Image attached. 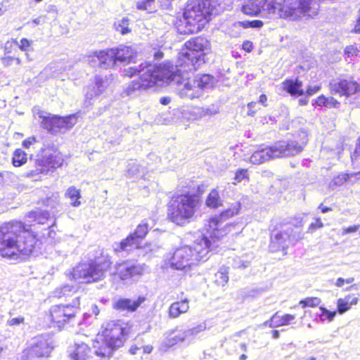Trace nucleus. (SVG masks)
<instances>
[{"mask_svg": "<svg viewBox=\"0 0 360 360\" xmlns=\"http://www.w3.org/2000/svg\"><path fill=\"white\" fill-rule=\"evenodd\" d=\"M317 0H248L242 11L247 15H269L274 18L297 20L317 13Z\"/></svg>", "mask_w": 360, "mask_h": 360, "instance_id": "obj_1", "label": "nucleus"}, {"mask_svg": "<svg viewBox=\"0 0 360 360\" xmlns=\"http://www.w3.org/2000/svg\"><path fill=\"white\" fill-rule=\"evenodd\" d=\"M39 240L30 231V226L12 221L0 226V255L13 260H22L34 254Z\"/></svg>", "mask_w": 360, "mask_h": 360, "instance_id": "obj_2", "label": "nucleus"}, {"mask_svg": "<svg viewBox=\"0 0 360 360\" xmlns=\"http://www.w3.org/2000/svg\"><path fill=\"white\" fill-rule=\"evenodd\" d=\"M186 51L182 52L177 63L173 65L170 62L162 65L165 70H172L171 79L174 84H180L184 79L188 78V72L197 70L204 64L210 52V42L202 37H195L185 44Z\"/></svg>", "mask_w": 360, "mask_h": 360, "instance_id": "obj_3", "label": "nucleus"}, {"mask_svg": "<svg viewBox=\"0 0 360 360\" xmlns=\"http://www.w3.org/2000/svg\"><path fill=\"white\" fill-rule=\"evenodd\" d=\"M171 70H165L163 65H157L149 62H145L129 67L125 70L126 75L132 77L139 75V79L134 80L128 84L124 91L126 96L134 97L142 91L155 85H162L163 83L174 84Z\"/></svg>", "mask_w": 360, "mask_h": 360, "instance_id": "obj_4", "label": "nucleus"}, {"mask_svg": "<svg viewBox=\"0 0 360 360\" xmlns=\"http://www.w3.org/2000/svg\"><path fill=\"white\" fill-rule=\"evenodd\" d=\"M219 245L216 240L212 242L208 236L203 234L192 246L186 245L176 249L169 259L170 265L177 270H186L199 262H205L209 258L210 252L216 250Z\"/></svg>", "mask_w": 360, "mask_h": 360, "instance_id": "obj_5", "label": "nucleus"}, {"mask_svg": "<svg viewBox=\"0 0 360 360\" xmlns=\"http://www.w3.org/2000/svg\"><path fill=\"white\" fill-rule=\"evenodd\" d=\"M300 139L281 140L272 146H259L250 156V161L254 165H261L276 158H288L301 153L306 146L308 139L304 131L299 134Z\"/></svg>", "mask_w": 360, "mask_h": 360, "instance_id": "obj_6", "label": "nucleus"}, {"mask_svg": "<svg viewBox=\"0 0 360 360\" xmlns=\"http://www.w3.org/2000/svg\"><path fill=\"white\" fill-rule=\"evenodd\" d=\"M219 8L214 0H201L188 3L184 12L186 27L178 28L181 34H189L198 32L210 20V16L217 15Z\"/></svg>", "mask_w": 360, "mask_h": 360, "instance_id": "obj_7", "label": "nucleus"}, {"mask_svg": "<svg viewBox=\"0 0 360 360\" xmlns=\"http://www.w3.org/2000/svg\"><path fill=\"white\" fill-rule=\"evenodd\" d=\"M201 205L195 194H181L173 198L168 206V217L178 225L188 223Z\"/></svg>", "mask_w": 360, "mask_h": 360, "instance_id": "obj_8", "label": "nucleus"}, {"mask_svg": "<svg viewBox=\"0 0 360 360\" xmlns=\"http://www.w3.org/2000/svg\"><path fill=\"white\" fill-rule=\"evenodd\" d=\"M136 50L123 44L106 50L96 51L89 56L88 62L92 66L98 65L101 68L108 69L116 65L117 63L132 62L136 56Z\"/></svg>", "mask_w": 360, "mask_h": 360, "instance_id": "obj_9", "label": "nucleus"}, {"mask_svg": "<svg viewBox=\"0 0 360 360\" xmlns=\"http://www.w3.org/2000/svg\"><path fill=\"white\" fill-rule=\"evenodd\" d=\"M124 328L119 323H108L101 336L94 343L95 354L103 359H108L113 352L122 347L124 341Z\"/></svg>", "mask_w": 360, "mask_h": 360, "instance_id": "obj_10", "label": "nucleus"}, {"mask_svg": "<svg viewBox=\"0 0 360 360\" xmlns=\"http://www.w3.org/2000/svg\"><path fill=\"white\" fill-rule=\"evenodd\" d=\"M240 210V203L236 202L229 208L223 211L219 215H215L211 217L208 221V224L205 225L206 233L205 235L208 236L209 239H210L212 242L216 240L219 244V238L226 235L232 229L238 225V224H226V225H223L224 222L229 217L238 214Z\"/></svg>", "mask_w": 360, "mask_h": 360, "instance_id": "obj_11", "label": "nucleus"}, {"mask_svg": "<svg viewBox=\"0 0 360 360\" xmlns=\"http://www.w3.org/2000/svg\"><path fill=\"white\" fill-rule=\"evenodd\" d=\"M110 262H95L90 264H79L73 269V278L83 283H91L101 279L110 266Z\"/></svg>", "mask_w": 360, "mask_h": 360, "instance_id": "obj_12", "label": "nucleus"}, {"mask_svg": "<svg viewBox=\"0 0 360 360\" xmlns=\"http://www.w3.org/2000/svg\"><path fill=\"white\" fill-rule=\"evenodd\" d=\"M184 80L179 84L184 87L180 89L179 94L181 97H188L191 99L198 98L202 94V91L212 88L217 83L214 76L209 74L197 75L193 81Z\"/></svg>", "mask_w": 360, "mask_h": 360, "instance_id": "obj_13", "label": "nucleus"}, {"mask_svg": "<svg viewBox=\"0 0 360 360\" xmlns=\"http://www.w3.org/2000/svg\"><path fill=\"white\" fill-rule=\"evenodd\" d=\"M41 120V126L52 134H56L63 129H71L77 122V117L75 115L65 117L51 115L49 113L40 112L38 113Z\"/></svg>", "mask_w": 360, "mask_h": 360, "instance_id": "obj_14", "label": "nucleus"}, {"mask_svg": "<svg viewBox=\"0 0 360 360\" xmlns=\"http://www.w3.org/2000/svg\"><path fill=\"white\" fill-rule=\"evenodd\" d=\"M79 304V296H76L70 304L53 306L50 309L51 320L58 324V327L75 319Z\"/></svg>", "mask_w": 360, "mask_h": 360, "instance_id": "obj_15", "label": "nucleus"}, {"mask_svg": "<svg viewBox=\"0 0 360 360\" xmlns=\"http://www.w3.org/2000/svg\"><path fill=\"white\" fill-rule=\"evenodd\" d=\"M333 94L349 96L360 90L359 84L350 76H340L333 79L329 84Z\"/></svg>", "mask_w": 360, "mask_h": 360, "instance_id": "obj_16", "label": "nucleus"}, {"mask_svg": "<svg viewBox=\"0 0 360 360\" xmlns=\"http://www.w3.org/2000/svg\"><path fill=\"white\" fill-rule=\"evenodd\" d=\"M54 348L53 342L42 336L34 338L30 345L24 350L27 359H34L47 358Z\"/></svg>", "mask_w": 360, "mask_h": 360, "instance_id": "obj_17", "label": "nucleus"}, {"mask_svg": "<svg viewBox=\"0 0 360 360\" xmlns=\"http://www.w3.org/2000/svg\"><path fill=\"white\" fill-rule=\"evenodd\" d=\"M115 274L122 281H128L139 276L143 271L140 264L125 262L116 264Z\"/></svg>", "mask_w": 360, "mask_h": 360, "instance_id": "obj_18", "label": "nucleus"}, {"mask_svg": "<svg viewBox=\"0 0 360 360\" xmlns=\"http://www.w3.org/2000/svg\"><path fill=\"white\" fill-rule=\"evenodd\" d=\"M290 235L288 233L287 227L281 231L271 233L269 249L271 252H277L281 250L285 251L291 245Z\"/></svg>", "mask_w": 360, "mask_h": 360, "instance_id": "obj_19", "label": "nucleus"}, {"mask_svg": "<svg viewBox=\"0 0 360 360\" xmlns=\"http://www.w3.org/2000/svg\"><path fill=\"white\" fill-rule=\"evenodd\" d=\"M146 300L143 296H139L136 300L129 298H119L113 302V308L120 311H135Z\"/></svg>", "mask_w": 360, "mask_h": 360, "instance_id": "obj_20", "label": "nucleus"}, {"mask_svg": "<svg viewBox=\"0 0 360 360\" xmlns=\"http://www.w3.org/2000/svg\"><path fill=\"white\" fill-rule=\"evenodd\" d=\"M283 89L292 96H300L304 95L302 82L297 78L295 79H286L283 83Z\"/></svg>", "mask_w": 360, "mask_h": 360, "instance_id": "obj_21", "label": "nucleus"}, {"mask_svg": "<svg viewBox=\"0 0 360 360\" xmlns=\"http://www.w3.org/2000/svg\"><path fill=\"white\" fill-rule=\"evenodd\" d=\"M140 242L136 239L134 236L130 234L127 238L122 240L120 243L114 245V249L117 252H126L129 253L131 250L136 249L139 247Z\"/></svg>", "mask_w": 360, "mask_h": 360, "instance_id": "obj_22", "label": "nucleus"}, {"mask_svg": "<svg viewBox=\"0 0 360 360\" xmlns=\"http://www.w3.org/2000/svg\"><path fill=\"white\" fill-rule=\"evenodd\" d=\"M188 309L189 304L187 299H184L179 302H175L169 307V316L172 319L177 318L181 314L186 313Z\"/></svg>", "mask_w": 360, "mask_h": 360, "instance_id": "obj_23", "label": "nucleus"}, {"mask_svg": "<svg viewBox=\"0 0 360 360\" xmlns=\"http://www.w3.org/2000/svg\"><path fill=\"white\" fill-rule=\"evenodd\" d=\"M127 176L129 178H141L145 174V169L136 160H131L127 166Z\"/></svg>", "mask_w": 360, "mask_h": 360, "instance_id": "obj_24", "label": "nucleus"}, {"mask_svg": "<svg viewBox=\"0 0 360 360\" xmlns=\"http://www.w3.org/2000/svg\"><path fill=\"white\" fill-rule=\"evenodd\" d=\"M75 351L71 354L74 360H89L91 356V349L85 343L76 344Z\"/></svg>", "mask_w": 360, "mask_h": 360, "instance_id": "obj_25", "label": "nucleus"}, {"mask_svg": "<svg viewBox=\"0 0 360 360\" xmlns=\"http://www.w3.org/2000/svg\"><path fill=\"white\" fill-rule=\"evenodd\" d=\"M54 296L58 298L68 297L75 295L78 296V288L76 285L66 284L60 288H56L54 291Z\"/></svg>", "mask_w": 360, "mask_h": 360, "instance_id": "obj_26", "label": "nucleus"}, {"mask_svg": "<svg viewBox=\"0 0 360 360\" xmlns=\"http://www.w3.org/2000/svg\"><path fill=\"white\" fill-rule=\"evenodd\" d=\"M183 329H175L171 331L166 338L165 345L167 347H172L177 343L186 341Z\"/></svg>", "mask_w": 360, "mask_h": 360, "instance_id": "obj_27", "label": "nucleus"}, {"mask_svg": "<svg viewBox=\"0 0 360 360\" xmlns=\"http://www.w3.org/2000/svg\"><path fill=\"white\" fill-rule=\"evenodd\" d=\"M223 200L221 199L219 191L214 188L207 197L205 204L208 207L217 208L222 205Z\"/></svg>", "mask_w": 360, "mask_h": 360, "instance_id": "obj_28", "label": "nucleus"}, {"mask_svg": "<svg viewBox=\"0 0 360 360\" xmlns=\"http://www.w3.org/2000/svg\"><path fill=\"white\" fill-rule=\"evenodd\" d=\"M29 217L38 224H44L50 217V213L47 210L37 209L30 212Z\"/></svg>", "mask_w": 360, "mask_h": 360, "instance_id": "obj_29", "label": "nucleus"}, {"mask_svg": "<svg viewBox=\"0 0 360 360\" xmlns=\"http://www.w3.org/2000/svg\"><path fill=\"white\" fill-rule=\"evenodd\" d=\"M206 329V326L204 323L199 324L195 327H193L189 329L184 330L183 329V335H184L186 341L190 342L193 340L198 333L202 331H204Z\"/></svg>", "mask_w": 360, "mask_h": 360, "instance_id": "obj_30", "label": "nucleus"}, {"mask_svg": "<svg viewBox=\"0 0 360 360\" xmlns=\"http://www.w3.org/2000/svg\"><path fill=\"white\" fill-rule=\"evenodd\" d=\"M109 80L107 76L103 77L101 75H96L94 77V85L96 92L102 94L105 89L109 86Z\"/></svg>", "mask_w": 360, "mask_h": 360, "instance_id": "obj_31", "label": "nucleus"}, {"mask_svg": "<svg viewBox=\"0 0 360 360\" xmlns=\"http://www.w3.org/2000/svg\"><path fill=\"white\" fill-rule=\"evenodd\" d=\"M27 153L20 148L16 149L13 155L12 163L15 167H20L27 162Z\"/></svg>", "mask_w": 360, "mask_h": 360, "instance_id": "obj_32", "label": "nucleus"}, {"mask_svg": "<svg viewBox=\"0 0 360 360\" xmlns=\"http://www.w3.org/2000/svg\"><path fill=\"white\" fill-rule=\"evenodd\" d=\"M129 25V19L128 18H122L114 22V27L115 30L120 32L122 34H126L131 32V29Z\"/></svg>", "mask_w": 360, "mask_h": 360, "instance_id": "obj_33", "label": "nucleus"}, {"mask_svg": "<svg viewBox=\"0 0 360 360\" xmlns=\"http://www.w3.org/2000/svg\"><path fill=\"white\" fill-rule=\"evenodd\" d=\"M65 196L69 198L72 202L71 205L74 207H78L81 202L79 199L81 198L79 190L77 189L75 186L68 188L65 193Z\"/></svg>", "mask_w": 360, "mask_h": 360, "instance_id": "obj_34", "label": "nucleus"}, {"mask_svg": "<svg viewBox=\"0 0 360 360\" xmlns=\"http://www.w3.org/2000/svg\"><path fill=\"white\" fill-rule=\"evenodd\" d=\"M136 7L139 10L146 11L148 13L155 11V0H138L136 2Z\"/></svg>", "mask_w": 360, "mask_h": 360, "instance_id": "obj_35", "label": "nucleus"}, {"mask_svg": "<svg viewBox=\"0 0 360 360\" xmlns=\"http://www.w3.org/2000/svg\"><path fill=\"white\" fill-rule=\"evenodd\" d=\"M47 165L51 168H58L63 163V158L59 153L51 154L46 158Z\"/></svg>", "mask_w": 360, "mask_h": 360, "instance_id": "obj_36", "label": "nucleus"}, {"mask_svg": "<svg viewBox=\"0 0 360 360\" xmlns=\"http://www.w3.org/2000/svg\"><path fill=\"white\" fill-rule=\"evenodd\" d=\"M229 281L226 268H221L214 275V281L218 285L224 286Z\"/></svg>", "mask_w": 360, "mask_h": 360, "instance_id": "obj_37", "label": "nucleus"}, {"mask_svg": "<svg viewBox=\"0 0 360 360\" xmlns=\"http://www.w3.org/2000/svg\"><path fill=\"white\" fill-rule=\"evenodd\" d=\"M148 231V226L146 223L140 224L136 229L135 231L131 233L141 243Z\"/></svg>", "mask_w": 360, "mask_h": 360, "instance_id": "obj_38", "label": "nucleus"}, {"mask_svg": "<svg viewBox=\"0 0 360 360\" xmlns=\"http://www.w3.org/2000/svg\"><path fill=\"white\" fill-rule=\"evenodd\" d=\"M263 25V22L259 20L238 21L235 23V26L243 27V28H260Z\"/></svg>", "mask_w": 360, "mask_h": 360, "instance_id": "obj_39", "label": "nucleus"}, {"mask_svg": "<svg viewBox=\"0 0 360 360\" xmlns=\"http://www.w3.org/2000/svg\"><path fill=\"white\" fill-rule=\"evenodd\" d=\"M287 230H288V233L290 235L289 239H290L291 245H294L299 240L303 239L304 233L302 231H294L291 226H288Z\"/></svg>", "mask_w": 360, "mask_h": 360, "instance_id": "obj_40", "label": "nucleus"}, {"mask_svg": "<svg viewBox=\"0 0 360 360\" xmlns=\"http://www.w3.org/2000/svg\"><path fill=\"white\" fill-rule=\"evenodd\" d=\"M100 93L96 92V89L95 86H89L86 88V94H85V103L86 105H90L92 104L91 100L94 98L99 96Z\"/></svg>", "mask_w": 360, "mask_h": 360, "instance_id": "obj_41", "label": "nucleus"}, {"mask_svg": "<svg viewBox=\"0 0 360 360\" xmlns=\"http://www.w3.org/2000/svg\"><path fill=\"white\" fill-rule=\"evenodd\" d=\"M43 204L47 207H50L51 210L56 208L59 204V195L58 193H53L50 197H47L43 200Z\"/></svg>", "mask_w": 360, "mask_h": 360, "instance_id": "obj_42", "label": "nucleus"}, {"mask_svg": "<svg viewBox=\"0 0 360 360\" xmlns=\"http://www.w3.org/2000/svg\"><path fill=\"white\" fill-rule=\"evenodd\" d=\"M349 175L348 174H340L333 178L330 184V186L333 189L334 187L340 186L348 181Z\"/></svg>", "mask_w": 360, "mask_h": 360, "instance_id": "obj_43", "label": "nucleus"}, {"mask_svg": "<svg viewBox=\"0 0 360 360\" xmlns=\"http://www.w3.org/2000/svg\"><path fill=\"white\" fill-rule=\"evenodd\" d=\"M351 160L354 168L360 167V141L358 142L354 151L351 154Z\"/></svg>", "mask_w": 360, "mask_h": 360, "instance_id": "obj_44", "label": "nucleus"}, {"mask_svg": "<svg viewBox=\"0 0 360 360\" xmlns=\"http://www.w3.org/2000/svg\"><path fill=\"white\" fill-rule=\"evenodd\" d=\"M321 302V299L316 297H307L304 300H302L300 302V304H301L303 308L307 307H314L319 305Z\"/></svg>", "mask_w": 360, "mask_h": 360, "instance_id": "obj_45", "label": "nucleus"}, {"mask_svg": "<svg viewBox=\"0 0 360 360\" xmlns=\"http://www.w3.org/2000/svg\"><path fill=\"white\" fill-rule=\"evenodd\" d=\"M349 299L350 296H347L345 299L340 298L338 300V311L340 314H343L349 309L351 307L349 303Z\"/></svg>", "mask_w": 360, "mask_h": 360, "instance_id": "obj_46", "label": "nucleus"}, {"mask_svg": "<svg viewBox=\"0 0 360 360\" xmlns=\"http://www.w3.org/2000/svg\"><path fill=\"white\" fill-rule=\"evenodd\" d=\"M281 316H279L278 312L274 314L270 320L264 322L265 326H269L271 328H277L281 326L282 324H278V323H282Z\"/></svg>", "mask_w": 360, "mask_h": 360, "instance_id": "obj_47", "label": "nucleus"}, {"mask_svg": "<svg viewBox=\"0 0 360 360\" xmlns=\"http://www.w3.org/2000/svg\"><path fill=\"white\" fill-rule=\"evenodd\" d=\"M6 324L7 326L13 328L20 327L21 325L24 326L25 324V318L21 316L15 318H11L8 319Z\"/></svg>", "mask_w": 360, "mask_h": 360, "instance_id": "obj_48", "label": "nucleus"}, {"mask_svg": "<svg viewBox=\"0 0 360 360\" xmlns=\"http://www.w3.org/2000/svg\"><path fill=\"white\" fill-rule=\"evenodd\" d=\"M323 227V224L321 221L320 218H316L314 222H311L308 227L307 233H312L317 229H321Z\"/></svg>", "mask_w": 360, "mask_h": 360, "instance_id": "obj_49", "label": "nucleus"}, {"mask_svg": "<svg viewBox=\"0 0 360 360\" xmlns=\"http://www.w3.org/2000/svg\"><path fill=\"white\" fill-rule=\"evenodd\" d=\"M320 310L321 311V316L323 317L322 319H327L332 321L336 314L335 311H330L324 307H320Z\"/></svg>", "mask_w": 360, "mask_h": 360, "instance_id": "obj_50", "label": "nucleus"}, {"mask_svg": "<svg viewBox=\"0 0 360 360\" xmlns=\"http://www.w3.org/2000/svg\"><path fill=\"white\" fill-rule=\"evenodd\" d=\"M359 52L358 49L354 46H347L345 49V53L347 57L356 56Z\"/></svg>", "mask_w": 360, "mask_h": 360, "instance_id": "obj_51", "label": "nucleus"}, {"mask_svg": "<svg viewBox=\"0 0 360 360\" xmlns=\"http://www.w3.org/2000/svg\"><path fill=\"white\" fill-rule=\"evenodd\" d=\"M46 11L49 13L53 14V20L57 19L58 11L56 6L52 4L48 5L46 8Z\"/></svg>", "mask_w": 360, "mask_h": 360, "instance_id": "obj_52", "label": "nucleus"}, {"mask_svg": "<svg viewBox=\"0 0 360 360\" xmlns=\"http://www.w3.org/2000/svg\"><path fill=\"white\" fill-rule=\"evenodd\" d=\"M30 45L31 41L26 38H23L20 40V44H18V46L22 51H28V48L30 46Z\"/></svg>", "mask_w": 360, "mask_h": 360, "instance_id": "obj_53", "label": "nucleus"}, {"mask_svg": "<svg viewBox=\"0 0 360 360\" xmlns=\"http://www.w3.org/2000/svg\"><path fill=\"white\" fill-rule=\"evenodd\" d=\"M327 97L323 95L319 96L312 103L313 105L324 106L326 107Z\"/></svg>", "mask_w": 360, "mask_h": 360, "instance_id": "obj_54", "label": "nucleus"}, {"mask_svg": "<svg viewBox=\"0 0 360 360\" xmlns=\"http://www.w3.org/2000/svg\"><path fill=\"white\" fill-rule=\"evenodd\" d=\"M295 316L292 314H285L283 316H281V320L282 323H278V324H282V326H286L288 325L290 321H293L295 319Z\"/></svg>", "mask_w": 360, "mask_h": 360, "instance_id": "obj_55", "label": "nucleus"}, {"mask_svg": "<svg viewBox=\"0 0 360 360\" xmlns=\"http://www.w3.org/2000/svg\"><path fill=\"white\" fill-rule=\"evenodd\" d=\"M340 103L335 100L333 97H329L327 98L326 107L328 108H337L339 105Z\"/></svg>", "mask_w": 360, "mask_h": 360, "instance_id": "obj_56", "label": "nucleus"}, {"mask_svg": "<svg viewBox=\"0 0 360 360\" xmlns=\"http://www.w3.org/2000/svg\"><path fill=\"white\" fill-rule=\"evenodd\" d=\"M321 89V86H318V85H315V86H309L307 89V96H311L314 94H315L316 93H317Z\"/></svg>", "mask_w": 360, "mask_h": 360, "instance_id": "obj_57", "label": "nucleus"}, {"mask_svg": "<svg viewBox=\"0 0 360 360\" xmlns=\"http://www.w3.org/2000/svg\"><path fill=\"white\" fill-rule=\"evenodd\" d=\"M14 60V57L10 56L8 55H5L1 58V62L3 65L6 67L10 66L13 61Z\"/></svg>", "mask_w": 360, "mask_h": 360, "instance_id": "obj_58", "label": "nucleus"}, {"mask_svg": "<svg viewBox=\"0 0 360 360\" xmlns=\"http://www.w3.org/2000/svg\"><path fill=\"white\" fill-rule=\"evenodd\" d=\"M360 225H354L342 229V235L353 233L359 230Z\"/></svg>", "mask_w": 360, "mask_h": 360, "instance_id": "obj_59", "label": "nucleus"}, {"mask_svg": "<svg viewBox=\"0 0 360 360\" xmlns=\"http://www.w3.org/2000/svg\"><path fill=\"white\" fill-rule=\"evenodd\" d=\"M292 224L295 227H301L303 225V218L301 216H296L292 220Z\"/></svg>", "mask_w": 360, "mask_h": 360, "instance_id": "obj_60", "label": "nucleus"}, {"mask_svg": "<svg viewBox=\"0 0 360 360\" xmlns=\"http://www.w3.org/2000/svg\"><path fill=\"white\" fill-rule=\"evenodd\" d=\"M13 44H15V45H18V42L17 41H13V42L7 41L5 44V46H4L5 55H8L9 53H11Z\"/></svg>", "mask_w": 360, "mask_h": 360, "instance_id": "obj_61", "label": "nucleus"}, {"mask_svg": "<svg viewBox=\"0 0 360 360\" xmlns=\"http://www.w3.org/2000/svg\"><path fill=\"white\" fill-rule=\"evenodd\" d=\"M233 266L234 268H245L247 266L244 264L243 261L240 258H234L233 259Z\"/></svg>", "mask_w": 360, "mask_h": 360, "instance_id": "obj_62", "label": "nucleus"}, {"mask_svg": "<svg viewBox=\"0 0 360 360\" xmlns=\"http://www.w3.org/2000/svg\"><path fill=\"white\" fill-rule=\"evenodd\" d=\"M243 49L247 52H251L253 49L252 43L250 41H245L242 45Z\"/></svg>", "mask_w": 360, "mask_h": 360, "instance_id": "obj_63", "label": "nucleus"}, {"mask_svg": "<svg viewBox=\"0 0 360 360\" xmlns=\"http://www.w3.org/2000/svg\"><path fill=\"white\" fill-rule=\"evenodd\" d=\"M245 174H246V171L245 170H240V171H238L236 173V176H235V179L240 182L243 179H245Z\"/></svg>", "mask_w": 360, "mask_h": 360, "instance_id": "obj_64", "label": "nucleus"}]
</instances>
